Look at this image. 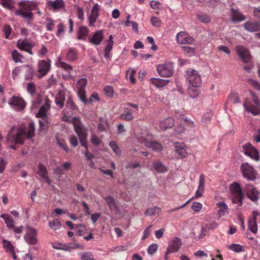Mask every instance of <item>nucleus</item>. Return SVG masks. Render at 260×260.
I'll return each mask as SVG.
<instances>
[{"instance_id": "1", "label": "nucleus", "mask_w": 260, "mask_h": 260, "mask_svg": "<svg viewBox=\"0 0 260 260\" xmlns=\"http://www.w3.org/2000/svg\"><path fill=\"white\" fill-rule=\"evenodd\" d=\"M34 136L35 124L34 123L29 124L27 130L23 128H16L15 126H13L8 134L7 142L23 145L24 138L30 139Z\"/></svg>"}, {"instance_id": "2", "label": "nucleus", "mask_w": 260, "mask_h": 260, "mask_svg": "<svg viewBox=\"0 0 260 260\" xmlns=\"http://www.w3.org/2000/svg\"><path fill=\"white\" fill-rule=\"evenodd\" d=\"M20 8L15 11L17 16H20L27 20V24H31L34 20V14L31 11L36 9L37 4L33 1H21L19 3Z\"/></svg>"}, {"instance_id": "3", "label": "nucleus", "mask_w": 260, "mask_h": 260, "mask_svg": "<svg viewBox=\"0 0 260 260\" xmlns=\"http://www.w3.org/2000/svg\"><path fill=\"white\" fill-rule=\"evenodd\" d=\"M73 124L75 131L79 138L81 144L86 149L85 152V156L86 159L89 160H92L94 157V155L88 151L87 144V130L85 128L83 127L81 123L77 119L76 120L74 119Z\"/></svg>"}, {"instance_id": "4", "label": "nucleus", "mask_w": 260, "mask_h": 260, "mask_svg": "<svg viewBox=\"0 0 260 260\" xmlns=\"http://www.w3.org/2000/svg\"><path fill=\"white\" fill-rule=\"evenodd\" d=\"M237 54L239 59L243 63L246 64L243 66V69L247 71H250L253 67L252 61V56L249 50H236Z\"/></svg>"}, {"instance_id": "5", "label": "nucleus", "mask_w": 260, "mask_h": 260, "mask_svg": "<svg viewBox=\"0 0 260 260\" xmlns=\"http://www.w3.org/2000/svg\"><path fill=\"white\" fill-rule=\"evenodd\" d=\"M185 77L189 85L201 86L202 84L201 76L196 70L191 68L188 69L185 72Z\"/></svg>"}, {"instance_id": "6", "label": "nucleus", "mask_w": 260, "mask_h": 260, "mask_svg": "<svg viewBox=\"0 0 260 260\" xmlns=\"http://www.w3.org/2000/svg\"><path fill=\"white\" fill-rule=\"evenodd\" d=\"M230 190L231 192L233 203L238 204V206H241L243 194L240 184L237 182H234L230 185Z\"/></svg>"}, {"instance_id": "7", "label": "nucleus", "mask_w": 260, "mask_h": 260, "mask_svg": "<svg viewBox=\"0 0 260 260\" xmlns=\"http://www.w3.org/2000/svg\"><path fill=\"white\" fill-rule=\"evenodd\" d=\"M245 109L251 113L253 116H256L260 114L259 101L246 100L243 103Z\"/></svg>"}, {"instance_id": "8", "label": "nucleus", "mask_w": 260, "mask_h": 260, "mask_svg": "<svg viewBox=\"0 0 260 260\" xmlns=\"http://www.w3.org/2000/svg\"><path fill=\"white\" fill-rule=\"evenodd\" d=\"M240 169L243 176L248 180H254L256 177V173L254 168L247 162L242 164Z\"/></svg>"}, {"instance_id": "9", "label": "nucleus", "mask_w": 260, "mask_h": 260, "mask_svg": "<svg viewBox=\"0 0 260 260\" xmlns=\"http://www.w3.org/2000/svg\"><path fill=\"white\" fill-rule=\"evenodd\" d=\"M156 70L160 76L169 77L173 74V64L172 62L160 64L157 66Z\"/></svg>"}, {"instance_id": "10", "label": "nucleus", "mask_w": 260, "mask_h": 260, "mask_svg": "<svg viewBox=\"0 0 260 260\" xmlns=\"http://www.w3.org/2000/svg\"><path fill=\"white\" fill-rule=\"evenodd\" d=\"M138 139L140 143H143L146 147L152 149L155 152H160L163 149L162 145L156 141H149L144 138V136L138 137Z\"/></svg>"}, {"instance_id": "11", "label": "nucleus", "mask_w": 260, "mask_h": 260, "mask_svg": "<svg viewBox=\"0 0 260 260\" xmlns=\"http://www.w3.org/2000/svg\"><path fill=\"white\" fill-rule=\"evenodd\" d=\"M243 191L247 197L252 202H256L258 200L259 192L256 189L250 184H246Z\"/></svg>"}, {"instance_id": "12", "label": "nucleus", "mask_w": 260, "mask_h": 260, "mask_svg": "<svg viewBox=\"0 0 260 260\" xmlns=\"http://www.w3.org/2000/svg\"><path fill=\"white\" fill-rule=\"evenodd\" d=\"M218 223L215 221H212L209 222H204L201 224V232L199 235V238H204L210 230L216 229L218 226Z\"/></svg>"}, {"instance_id": "13", "label": "nucleus", "mask_w": 260, "mask_h": 260, "mask_svg": "<svg viewBox=\"0 0 260 260\" xmlns=\"http://www.w3.org/2000/svg\"><path fill=\"white\" fill-rule=\"evenodd\" d=\"M9 104L16 111H20L25 106L24 100L18 96L12 97L9 101Z\"/></svg>"}, {"instance_id": "14", "label": "nucleus", "mask_w": 260, "mask_h": 260, "mask_svg": "<svg viewBox=\"0 0 260 260\" xmlns=\"http://www.w3.org/2000/svg\"><path fill=\"white\" fill-rule=\"evenodd\" d=\"M37 231L35 229L31 228H27L24 239L28 244H36L37 243Z\"/></svg>"}, {"instance_id": "15", "label": "nucleus", "mask_w": 260, "mask_h": 260, "mask_svg": "<svg viewBox=\"0 0 260 260\" xmlns=\"http://www.w3.org/2000/svg\"><path fill=\"white\" fill-rule=\"evenodd\" d=\"M176 38L177 42L180 44H191L194 42V39L185 31L178 33Z\"/></svg>"}, {"instance_id": "16", "label": "nucleus", "mask_w": 260, "mask_h": 260, "mask_svg": "<svg viewBox=\"0 0 260 260\" xmlns=\"http://www.w3.org/2000/svg\"><path fill=\"white\" fill-rule=\"evenodd\" d=\"M100 6L95 4L91 10V13L88 19L89 20V25L93 26L99 16Z\"/></svg>"}, {"instance_id": "17", "label": "nucleus", "mask_w": 260, "mask_h": 260, "mask_svg": "<svg viewBox=\"0 0 260 260\" xmlns=\"http://www.w3.org/2000/svg\"><path fill=\"white\" fill-rule=\"evenodd\" d=\"M181 240L178 238H174L169 243L166 254L177 251L181 246Z\"/></svg>"}, {"instance_id": "18", "label": "nucleus", "mask_w": 260, "mask_h": 260, "mask_svg": "<svg viewBox=\"0 0 260 260\" xmlns=\"http://www.w3.org/2000/svg\"><path fill=\"white\" fill-rule=\"evenodd\" d=\"M230 17L231 20L234 23H238L246 19L245 16L239 9H235L234 8L231 9Z\"/></svg>"}, {"instance_id": "19", "label": "nucleus", "mask_w": 260, "mask_h": 260, "mask_svg": "<svg viewBox=\"0 0 260 260\" xmlns=\"http://www.w3.org/2000/svg\"><path fill=\"white\" fill-rule=\"evenodd\" d=\"M51 61L49 59L47 60H41L39 62L38 72L42 76H44L47 74L50 69Z\"/></svg>"}, {"instance_id": "20", "label": "nucleus", "mask_w": 260, "mask_h": 260, "mask_svg": "<svg viewBox=\"0 0 260 260\" xmlns=\"http://www.w3.org/2000/svg\"><path fill=\"white\" fill-rule=\"evenodd\" d=\"M50 101L48 98H45V103L39 109V112L37 114L36 116L42 118L47 117V112L50 109Z\"/></svg>"}, {"instance_id": "21", "label": "nucleus", "mask_w": 260, "mask_h": 260, "mask_svg": "<svg viewBox=\"0 0 260 260\" xmlns=\"http://www.w3.org/2000/svg\"><path fill=\"white\" fill-rule=\"evenodd\" d=\"M17 46L19 49H32L35 44L31 40L25 39L23 40L19 39L17 42Z\"/></svg>"}, {"instance_id": "22", "label": "nucleus", "mask_w": 260, "mask_h": 260, "mask_svg": "<svg viewBox=\"0 0 260 260\" xmlns=\"http://www.w3.org/2000/svg\"><path fill=\"white\" fill-rule=\"evenodd\" d=\"M252 217L249 220L248 228L254 234L257 232V224L256 221V218L257 213L254 211L252 212Z\"/></svg>"}, {"instance_id": "23", "label": "nucleus", "mask_w": 260, "mask_h": 260, "mask_svg": "<svg viewBox=\"0 0 260 260\" xmlns=\"http://www.w3.org/2000/svg\"><path fill=\"white\" fill-rule=\"evenodd\" d=\"M205 177L204 174H201L199 178V185L198 187V189L196 192V197L200 198L202 197L203 193L204 190V186H205Z\"/></svg>"}, {"instance_id": "24", "label": "nucleus", "mask_w": 260, "mask_h": 260, "mask_svg": "<svg viewBox=\"0 0 260 260\" xmlns=\"http://www.w3.org/2000/svg\"><path fill=\"white\" fill-rule=\"evenodd\" d=\"M3 247L6 250V252L9 253L10 255L12 256L14 259H17V256L15 254V252L14 251V248L11 243V242L6 240H3Z\"/></svg>"}, {"instance_id": "25", "label": "nucleus", "mask_w": 260, "mask_h": 260, "mask_svg": "<svg viewBox=\"0 0 260 260\" xmlns=\"http://www.w3.org/2000/svg\"><path fill=\"white\" fill-rule=\"evenodd\" d=\"M244 27L245 29L251 32L260 30V21L247 22L244 24Z\"/></svg>"}, {"instance_id": "26", "label": "nucleus", "mask_w": 260, "mask_h": 260, "mask_svg": "<svg viewBox=\"0 0 260 260\" xmlns=\"http://www.w3.org/2000/svg\"><path fill=\"white\" fill-rule=\"evenodd\" d=\"M106 203L111 211H117L118 209V206L114 198L111 196H108L104 198Z\"/></svg>"}, {"instance_id": "27", "label": "nucleus", "mask_w": 260, "mask_h": 260, "mask_svg": "<svg viewBox=\"0 0 260 260\" xmlns=\"http://www.w3.org/2000/svg\"><path fill=\"white\" fill-rule=\"evenodd\" d=\"M65 91L61 90L58 92L55 99V103L60 108H62L65 101Z\"/></svg>"}, {"instance_id": "28", "label": "nucleus", "mask_w": 260, "mask_h": 260, "mask_svg": "<svg viewBox=\"0 0 260 260\" xmlns=\"http://www.w3.org/2000/svg\"><path fill=\"white\" fill-rule=\"evenodd\" d=\"M104 39L103 30H100L94 34L90 42L94 45H99Z\"/></svg>"}, {"instance_id": "29", "label": "nucleus", "mask_w": 260, "mask_h": 260, "mask_svg": "<svg viewBox=\"0 0 260 260\" xmlns=\"http://www.w3.org/2000/svg\"><path fill=\"white\" fill-rule=\"evenodd\" d=\"M12 56L13 61L16 62H24L26 58L24 55L22 53L19 52L17 50H13L12 52Z\"/></svg>"}, {"instance_id": "30", "label": "nucleus", "mask_w": 260, "mask_h": 260, "mask_svg": "<svg viewBox=\"0 0 260 260\" xmlns=\"http://www.w3.org/2000/svg\"><path fill=\"white\" fill-rule=\"evenodd\" d=\"M174 125V121L171 117L166 119L160 122V127L163 131L171 128Z\"/></svg>"}, {"instance_id": "31", "label": "nucleus", "mask_w": 260, "mask_h": 260, "mask_svg": "<svg viewBox=\"0 0 260 260\" xmlns=\"http://www.w3.org/2000/svg\"><path fill=\"white\" fill-rule=\"evenodd\" d=\"M48 6L53 10H57L64 7V3L63 0H55L54 1H49Z\"/></svg>"}, {"instance_id": "32", "label": "nucleus", "mask_w": 260, "mask_h": 260, "mask_svg": "<svg viewBox=\"0 0 260 260\" xmlns=\"http://www.w3.org/2000/svg\"><path fill=\"white\" fill-rule=\"evenodd\" d=\"M0 217L4 219L8 228L10 229L14 228V221L13 218L10 215L2 214Z\"/></svg>"}, {"instance_id": "33", "label": "nucleus", "mask_w": 260, "mask_h": 260, "mask_svg": "<svg viewBox=\"0 0 260 260\" xmlns=\"http://www.w3.org/2000/svg\"><path fill=\"white\" fill-rule=\"evenodd\" d=\"M151 82L155 86L157 87H164L167 85L169 83L168 80H164L160 78H151Z\"/></svg>"}, {"instance_id": "34", "label": "nucleus", "mask_w": 260, "mask_h": 260, "mask_svg": "<svg viewBox=\"0 0 260 260\" xmlns=\"http://www.w3.org/2000/svg\"><path fill=\"white\" fill-rule=\"evenodd\" d=\"M216 205L219 209L218 211V214L219 216H222L228 212V206L224 202H219L217 203Z\"/></svg>"}, {"instance_id": "35", "label": "nucleus", "mask_w": 260, "mask_h": 260, "mask_svg": "<svg viewBox=\"0 0 260 260\" xmlns=\"http://www.w3.org/2000/svg\"><path fill=\"white\" fill-rule=\"evenodd\" d=\"M88 30L86 26H81L79 28L78 32V39L80 40H85L87 37Z\"/></svg>"}, {"instance_id": "36", "label": "nucleus", "mask_w": 260, "mask_h": 260, "mask_svg": "<svg viewBox=\"0 0 260 260\" xmlns=\"http://www.w3.org/2000/svg\"><path fill=\"white\" fill-rule=\"evenodd\" d=\"M153 169L159 173H165L167 172V169L166 166L162 165L160 161H156L153 163Z\"/></svg>"}, {"instance_id": "37", "label": "nucleus", "mask_w": 260, "mask_h": 260, "mask_svg": "<svg viewBox=\"0 0 260 260\" xmlns=\"http://www.w3.org/2000/svg\"><path fill=\"white\" fill-rule=\"evenodd\" d=\"M56 66L58 68H61L65 71L71 72L73 70L72 66L67 63L65 62L62 61L59 58L58 61L56 62Z\"/></svg>"}, {"instance_id": "38", "label": "nucleus", "mask_w": 260, "mask_h": 260, "mask_svg": "<svg viewBox=\"0 0 260 260\" xmlns=\"http://www.w3.org/2000/svg\"><path fill=\"white\" fill-rule=\"evenodd\" d=\"M200 86H192L189 85L188 89V93L191 98H196L199 94V90L198 89Z\"/></svg>"}, {"instance_id": "39", "label": "nucleus", "mask_w": 260, "mask_h": 260, "mask_svg": "<svg viewBox=\"0 0 260 260\" xmlns=\"http://www.w3.org/2000/svg\"><path fill=\"white\" fill-rule=\"evenodd\" d=\"M161 211L160 208L155 206L153 208H148L145 212V214L148 216H152L156 213H158Z\"/></svg>"}, {"instance_id": "40", "label": "nucleus", "mask_w": 260, "mask_h": 260, "mask_svg": "<svg viewBox=\"0 0 260 260\" xmlns=\"http://www.w3.org/2000/svg\"><path fill=\"white\" fill-rule=\"evenodd\" d=\"M81 260H95L93 255L90 252H83L79 253Z\"/></svg>"}, {"instance_id": "41", "label": "nucleus", "mask_w": 260, "mask_h": 260, "mask_svg": "<svg viewBox=\"0 0 260 260\" xmlns=\"http://www.w3.org/2000/svg\"><path fill=\"white\" fill-rule=\"evenodd\" d=\"M37 173L40 175L42 178L48 175L47 168L42 164H40L38 166V171Z\"/></svg>"}, {"instance_id": "42", "label": "nucleus", "mask_w": 260, "mask_h": 260, "mask_svg": "<svg viewBox=\"0 0 260 260\" xmlns=\"http://www.w3.org/2000/svg\"><path fill=\"white\" fill-rule=\"evenodd\" d=\"M197 16L198 19L202 23H208L211 21L210 17L206 14H199Z\"/></svg>"}, {"instance_id": "43", "label": "nucleus", "mask_w": 260, "mask_h": 260, "mask_svg": "<svg viewBox=\"0 0 260 260\" xmlns=\"http://www.w3.org/2000/svg\"><path fill=\"white\" fill-rule=\"evenodd\" d=\"M109 146L116 155H120L121 154V150L115 141H111L109 143Z\"/></svg>"}, {"instance_id": "44", "label": "nucleus", "mask_w": 260, "mask_h": 260, "mask_svg": "<svg viewBox=\"0 0 260 260\" xmlns=\"http://www.w3.org/2000/svg\"><path fill=\"white\" fill-rule=\"evenodd\" d=\"M67 58L70 60H75L77 59V54L75 50H69L67 53Z\"/></svg>"}, {"instance_id": "45", "label": "nucleus", "mask_w": 260, "mask_h": 260, "mask_svg": "<svg viewBox=\"0 0 260 260\" xmlns=\"http://www.w3.org/2000/svg\"><path fill=\"white\" fill-rule=\"evenodd\" d=\"M49 225L51 229L55 231L58 230L60 227V221L58 219H54L52 221H50Z\"/></svg>"}, {"instance_id": "46", "label": "nucleus", "mask_w": 260, "mask_h": 260, "mask_svg": "<svg viewBox=\"0 0 260 260\" xmlns=\"http://www.w3.org/2000/svg\"><path fill=\"white\" fill-rule=\"evenodd\" d=\"M229 249L236 252H240L243 251V247L240 244H233L228 246Z\"/></svg>"}, {"instance_id": "47", "label": "nucleus", "mask_w": 260, "mask_h": 260, "mask_svg": "<svg viewBox=\"0 0 260 260\" xmlns=\"http://www.w3.org/2000/svg\"><path fill=\"white\" fill-rule=\"evenodd\" d=\"M78 95L80 100L84 104H86L87 100L86 99L85 91L83 89L78 90Z\"/></svg>"}, {"instance_id": "48", "label": "nucleus", "mask_w": 260, "mask_h": 260, "mask_svg": "<svg viewBox=\"0 0 260 260\" xmlns=\"http://www.w3.org/2000/svg\"><path fill=\"white\" fill-rule=\"evenodd\" d=\"M242 148L243 151L244 152V153L246 155L249 156L252 150V148H253V146L250 143H247L245 145H243Z\"/></svg>"}, {"instance_id": "49", "label": "nucleus", "mask_w": 260, "mask_h": 260, "mask_svg": "<svg viewBox=\"0 0 260 260\" xmlns=\"http://www.w3.org/2000/svg\"><path fill=\"white\" fill-rule=\"evenodd\" d=\"M45 24L47 30L52 31L53 29L55 22L52 19L49 18H47Z\"/></svg>"}, {"instance_id": "50", "label": "nucleus", "mask_w": 260, "mask_h": 260, "mask_svg": "<svg viewBox=\"0 0 260 260\" xmlns=\"http://www.w3.org/2000/svg\"><path fill=\"white\" fill-rule=\"evenodd\" d=\"M75 8L76 9V14L78 18L80 20H83L84 18V13L83 10L77 5L75 6Z\"/></svg>"}, {"instance_id": "51", "label": "nucleus", "mask_w": 260, "mask_h": 260, "mask_svg": "<svg viewBox=\"0 0 260 260\" xmlns=\"http://www.w3.org/2000/svg\"><path fill=\"white\" fill-rule=\"evenodd\" d=\"M87 84V79L86 78H82L77 82V88L78 90L83 89L85 90V87Z\"/></svg>"}, {"instance_id": "52", "label": "nucleus", "mask_w": 260, "mask_h": 260, "mask_svg": "<svg viewBox=\"0 0 260 260\" xmlns=\"http://www.w3.org/2000/svg\"><path fill=\"white\" fill-rule=\"evenodd\" d=\"M248 156L256 161L258 160V152L254 147L252 148V150Z\"/></svg>"}, {"instance_id": "53", "label": "nucleus", "mask_w": 260, "mask_h": 260, "mask_svg": "<svg viewBox=\"0 0 260 260\" xmlns=\"http://www.w3.org/2000/svg\"><path fill=\"white\" fill-rule=\"evenodd\" d=\"M120 118L126 121H130L134 119L133 113H122L120 115Z\"/></svg>"}, {"instance_id": "54", "label": "nucleus", "mask_w": 260, "mask_h": 260, "mask_svg": "<svg viewBox=\"0 0 260 260\" xmlns=\"http://www.w3.org/2000/svg\"><path fill=\"white\" fill-rule=\"evenodd\" d=\"M27 91L33 95L36 92V85L33 82L29 83L27 86Z\"/></svg>"}, {"instance_id": "55", "label": "nucleus", "mask_w": 260, "mask_h": 260, "mask_svg": "<svg viewBox=\"0 0 260 260\" xmlns=\"http://www.w3.org/2000/svg\"><path fill=\"white\" fill-rule=\"evenodd\" d=\"M11 31L12 28L10 25L6 24L4 26L3 31L4 32L6 38L8 39L9 38Z\"/></svg>"}, {"instance_id": "56", "label": "nucleus", "mask_w": 260, "mask_h": 260, "mask_svg": "<svg viewBox=\"0 0 260 260\" xmlns=\"http://www.w3.org/2000/svg\"><path fill=\"white\" fill-rule=\"evenodd\" d=\"M90 140H91V143L93 144V145H99L101 142V140L99 138V137L94 134H92L91 135Z\"/></svg>"}, {"instance_id": "57", "label": "nucleus", "mask_w": 260, "mask_h": 260, "mask_svg": "<svg viewBox=\"0 0 260 260\" xmlns=\"http://www.w3.org/2000/svg\"><path fill=\"white\" fill-rule=\"evenodd\" d=\"M39 125H40V128H39L40 133L41 135H44L46 133V132L47 131V125L43 123V122L41 120L39 121Z\"/></svg>"}, {"instance_id": "58", "label": "nucleus", "mask_w": 260, "mask_h": 260, "mask_svg": "<svg viewBox=\"0 0 260 260\" xmlns=\"http://www.w3.org/2000/svg\"><path fill=\"white\" fill-rule=\"evenodd\" d=\"M248 83L253 87L254 88L260 90V84L256 81L252 79H249L247 81Z\"/></svg>"}, {"instance_id": "59", "label": "nucleus", "mask_w": 260, "mask_h": 260, "mask_svg": "<svg viewBox=\"0 0 260 260\" xmlns=\"http://www.w3.org/2000/svg\"><path fill=\"white\" fill-rule=\"evenodd\" d=\"M152 24L155 27H159L161 25L160 20L156 17H152L151 19Z\"/></svg>"}, {"instance_id": "60", "label": "nucleus", "mask_w": 260, "mask_h": 260, "mask_svg": "<svg viewBox=\"0 0 260 260\" xmlns=\"http://www.w3.org/2000/svg\"><path fill=\"white\" fill-rule=\"evenodd\" d=\"M202 204L198 202H194L192 204L191 209L195 212H199L202 208Z\"/></svg>"}, {"instance_id": "61", "label": "nucleus", "mask_w": 260, "mask_h": 260, "mask_svg": "<svg viewBox=\"0 0 260 260\" xmlns=\"http://www.w3.org/2000/svg\"><path fill=\"white\" fill-rule=\"evenodd\" d=\"M212 113L211 112H209L205 114L202 118V122L203 124H206L208 122L210 121L212 117Z\"/></svg>"}, {"instance_id": "62", "label": "nucleus", "mask_w": 260, "mask_h": 260, "mask_svg": "<svg viewBox=\"0 0 260 260\" xmlns=\"http://www.w3.org/2000/svg\"><path fill=\"white\" fill-rule=\"evenodd\" d=\"M64 31V26L63 23H60L57 25V30L56 32V36L58 37H60L61 34Z\"/></svg>"}, {"instance_id": "63", "label": "nucleus", "mask_w": 260, "mask_h": 260, "mask_svg": "<svg viewBox=\"0 0 260 260\" xmlns=\"http://www.w3.org/2000/svg\"><path fill=\"white\" fill-rule=\"evenodd\" d=\"M104 91L105 94L109 97H111L113 94V88L110 86H107L104 88Z\"/></svg>"}, {"instance_id": "64", "label": "nucleus", "mask_w": 260, "mask_h": 260, "mask_svg": "<svg viewBox=\"0 0 260 260\" xmlns=\"http://www.w3.org/2000/svg\"><path fill=\"white\" fill-rule=\"evenodd\" d=\"M157 245L156 244H153L150 245L148 248V252L150 254H154L157 249Z\"/></svg>"}]
</instances>
